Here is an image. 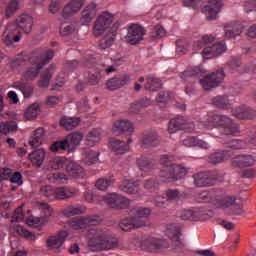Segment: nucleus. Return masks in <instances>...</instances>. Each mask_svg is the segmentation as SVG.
<instances>
[{
	"mask_svg": "<svg viewBox=\"0 0 256 256\" xmlns=\"http://www.w3.org/2000/svg\"><path fill=\"white\" fill-rule=\"evenodd\" d=\"M195 127L198 129H215L217 127L221 135L235 136L241 133V128L233 122V119L227 115L220 114L209 115L206 120L198 122L197 125L188 122L183 116H177L169 121L168 132L194 131Z\"/></svg>",
	"mask_w": 256,
	"mask_h": 256,
	"instance_id": "obj_1",
	"label": "nucleus"
},
{
	"mask_svg": "<svg viewBox=\"0 0 256 256\" xmlns=\"http://www.w3.org/2000/svg\"><path fill=\"white\" fill-rule=\"evenodd\" d=\"M88 247L92 251H113L119 247V238L114 236L107 228L90 230Z\"/></svg>",
	"mask_w": 256,
	"mask_h": 256,
	"instance_id": "obj_2",
	"label": "nucleus"
},
{
	"mask_svg": "<svg viewBox=\"0 0 256 256\" xmlns=\"http://www.w3.org/2000/svg\"><path fill=\"white\" fill-rule=\"evenodd\" d=\"M182 81L186 83H195L199 81L204 91H211V89L217 87L219 83L225 79V72L223 69H219L203 78H201V68H195L192 70H186L180 75Z\"/></svg>",
	"mask_w": 256,
	"mask_h": 256,
	"instance_id": "obj_3",
	"label": "nucleus"
},
{
	"mask_svg": "<svg viewBox=\"0 0 256 256\" xmlns=\"http://www.w3.org/2000/svg\"><path fill=\"white\" fill-rule=\"evenodd\" d=\"M213 41H215V36L213 35L201 36L194 40L192 49L194 51H201V49H203L201 51L203 59H213V57H219L221 53H225L227 46H225L224 41L216 42L215 44H213Z\"/></svg>",
	"mask_w": 256,
	"mask_h": 256,
	"instance_id": "obj_4",
	"label": "nucleus"
},
{
	"mask_svg": "<svg viewBox=\"0 0 256 256\" xmlns=\"http://www.w3.org/2000/svg\"><path fill=\"white\" fill-rule=\"evenodd\" d=\"M83 5H85V0H71L64 6L59 18V21L61 22V35H71L75 31V25L71 23V17H73V15H77V13L81 11V7H83Z\"/></svg>",
	"mask_w": 256,
	"mask_h": 256,
	"instance_id": "obj_5",
	"label": "nucleus"
},
{
	"mask_svg": "<svg viewBox=\"0 0 256 256\" xmlns=\"http://www.w3.org/2000/svg\"><path fill=\"white\" fill-rule=\"evenodd\" d=\"M160 163L163 167L156 169L155 172L163 183H170L171 181H177L185 177V168L171 163V157L169 155H162Z\"/></svg>",
	"mask_w": 256,
	"mask_h": 256,
	"instance_id": "obj_6",
	"label": "nucleus"
},
{
	"mask_svg": "<svg viewBox=\"0 0 256 256\" xmlns=\"http://www.w3.org/2000/svg\"><path fill=\"white\" fill-rule=\"evenodd\" d=\"M130 215L133 217H127L121 220L119 227L122 231H131L133 229H139L145 227L147 219L151 215V208L136 207L130 210Z\"/></svg>",
	"mask_w": 256,
	"mask_h": 256,
	"instance_id": "obj_7",
	"label": "nucleus"
},
{
	"mask_svg": "<svg viewBox=\"0 0 256 256\" xmlns=\"http://www.w3.org/2000/svg\"><path fill=\"white\" fill-rule=\"evenodd\" d=\"M84 67L92 69L88 74V82L90 85H97V83H99V79H101V72L109 74L115 73L116 71L115 66L109 65V60H106V63L97 64V66H95V58L93 57H91V59H86ZM99 70H101V72Z\"/></svg>",
	"mask_w": 256,
	"mask_h": 256,
	"instance_id": "obj_8",
	"label": "nucleus"
},
{
	"mask_svg": "<svg viewBox=\"0 0 256 256\" xmlns=\"http://www.w3.org/2000/svg\"><path fill=\"white\" fill-rule=\"evenodd\" d=\"M55 57V52L53 50H46L43 57L37 58L34 62V67H29L23 72V77L26 81H33L39 75L41 69L44 65H47L51 59Z\"/></svg>",
	"mask_w": 256,
	"mask_h": 256,
	"instance_id": "obj_9",
	"label": "nucleus"
},
{
	"mask_svg": "<svg viewBox=\"0 0 256 256\" xmlns=\"http://www.w3.org/2000/svg\"><path fill=\"white\" fill-rule=\"evenodd\" d=\"M102 222H103V219H101V216L95 214V215L74 217L67 222V225H69L71 229H74L75 231H79V229H88V227L101 225Z\"/></svg>",
	"mask_w": 256,
	"mask_h": 256,
	"instance_id": "obj_10",
	"label": "nucleus"
},
{
	"mask_svg": "<svg viewBox=\"0 0 256 256\" xmlns=\"http://www.w3.org/2000/svg\"><path fill=\"white\" fill-rule=\"evenodd\" d=\"M235 196H219L213 201V205L218 209H230L231 215H241L243 213V206L236 202Z\"/></svg>",
	"mask_w": 256,
	"mask_h": 256,
	"instance_id": "obj_11",
	"label": "nucleus"
},
{
	"mask_svg": "<svg viewBox=\"0 0 256 256\" xmlns=\"http://www.w3.org/2000/svg\"><path fill=\"white\" fill-rule=\"evenodd\" d=\"M194 185L196 187H209L210 185H215L216 181H223V175L219 172H199L194 174Z\"/></svg>",
	"mask_w": 256,
	"mask_h": 256,
	"instance_id": "obj_12",
	"label": "nucleus"
},
{
	"mask_svg": "<svg viewBox=\"0 0 256 256\" xmlns=\"http://www.w3.org/2000/svg\"><path fill=\"white\" fill-rule=\"evenodd\" d=\"M181 226L179 224H170L166 229V235L171 241V247L176 253H181L185 249V244L181 239Z\"/></svg>",
	"mask_w": 256,
	"mask_h": 256,
	"instance_id": "obj_13",
	"label": "nucleus"
},
{
	"mask_svg": "<svg viewBox=\"0 0 256 256\" xmlns=\"http://www.w3.org/2000/svg\"><path fill=\"white\" fill-rule=\"evenodd\" d=\"M140 247L143 251H148V253H159V251L167 249L169 244L165 240L148 236L140 242Z\"/></svg>",
	"mask_w": 256,
	"mask_h": 256,
	"instance_id": "obj_14",
	"label": "nucleus"
},
{
	"mask_svg": "<svg viewBox=\"0 0 256 256\" xmlns=\"http://www.w3.org/2000/svg\"><path fill=\"white\" fill-rule=\"evenodd\" d=\"M21 221H25L29 225V227H41V225L45 223L42 217H37L33 215L26 217L25 214H23L22 206L18 207L15 210L11 218L12 223H19Z\"/></svg>",
	"mask_w": 256,
	"mask_h": 256,
	"instance_id": "obj_15",
	"label": "nucleus"
},
{
	"mask_svg": "<svg viewBox=\"0 0 256 256\" xmlns=\"http://www.w3.org/2000/svg\"><path fill=\"white\" fill-rule=\"evenodd\" d=\"M178 217L182 219V221H207L209 214L205 209L193 208L180 211Z\"/></svg>",
	"mask_w": 256,
	"mask_h": 256,
	"instance_id": "obj_16",
	"label": "nucleus"
},
{
	"mask_svg": "<svg viewBox=\"0 0 256 256\" xmlns=\"http://www.w3.org/2000/svg\"><path fill=\"white\" fill-rule=\"evenodd\" d=\"M99 199L107 205H110L112 209H127L131 201L126 197L120 196L117 193L107 194L106 196H99Z\"/></svg>",
	"mask_w": 256,
	"mask_h": 256,
	"instance_id": "obj_17",
	"label": "nucleus"
},
{
	"mask_svg": "<svg viewBox=\"0 0 256 256\" xmlns=\"http://www.w3.org/2000/svg\"><path fill=\"white\" fill-rule=\"evenodd\" d=\"M113 23V14L109 12L102 13L95 21L93 26V35L99 37L105 33L106 29Z\"/></svg>",
	"mask_w": 256,
	"mask_h": 256,
	"instance_id": "obj_18",
	"label": "nucleus"
},
{
	"mask_svg": "<svg viewBox=\"0 0 256 256\" xmlns=\"http://www.w3.org/2000/svg\"><path fill=\"white\" fill-rule=\"evenodd\" d=\"M144 35H145V28H143V26H140L139 24H132L128 28V33L125 36V41L130 45H137V43H140L141 41H143Z\"/></svg>",
	"mask_w": 256,
	"mask_h": 256,
	"instance_id": "obj_19",
	"label": "nucleus"
},
{
	"mask_svg": "<svg viewBox=\"0 0 256 256\" xmlns=\"http://www.w3.org/2000/svg\"><path fill=\"white\" fill-rule=\"evenodd\" d=\"M222 7L223 2L221 0H209L208 3L202 7V13L206 15L207 21H215Z\"/></svg>",
	"mask_w": 256,
	"mask_h": 256,
	"instance_id": "obj_20",
	"label": "nucleus"
},
{
	"mask_svg": "<svg viewBox=\"0 0 256 256\" xmlns=\"http://www.w3.org/2000/svg\"><path fill=\"white\" fill-rule=\"evenodd\" d=\"M45 55V51L36 50L31 53V55L27 54V52H22L14 57L11 60V66L17 67V65H21V63H25L29 61L31 64L37 63L35 60L43 57Z\"/></svg>",
	"mask_w": 256,
	"mask_h": 256,
	"instance_id": "obj_21",
	"label": "nucleus"
},
{
	"mask_svg": "<svg viewBox=\"0 0 256 256\" xmlns=\"http://www.w3.org/2000/svg\"><path fill=\"white\" fill-rule=\"evenodd\" d=\"M20 33L17 30V26L15 24L9 23L6 27V30L2 34V42L4 45H7V47L13 45V43H19L21 41V36H19Z\"/></svg>",
	"mask_w": 256,
	"mask_h": 256,
	"instance_id": "obj_22",
	"label": "nucleus"
},
{
	"mask_svg": "<svg viewBox=\"0 0 256 256\" xmlns=\"http://www.w3.org/2000/svg\"><path fill=\"white\" fill-rule=\"evenodd\" d=\"M11 25L16 26V30L20 33H31V29H33V17L29 14L20 15L14 23H10Z\"/></svg>",
	"mask_w": 256,
	"mask_h": 256,
	"instance_id": "obj_23",
	"label": "nucleus"
},
{
	"mask_svg": "<svg viewBox=\"0 0 256 256\" xmlns=\"http://www.w3.org/2000/svg\"><path fill=\"white\" fill-rule=\"evenodd\" d=\"M160 141L161 139L159 138V134L154 130H150L142 134L140 138V145L142 149H151L152 147H157Z\"/></svg>",
	"mask_w": 256,
	"mask_h": 256,
	"instance_id": "obj_24",
	"label": "nucleus"
},
{
	"mask_svg": "<svg viewBox=\"0 0 256 256\" xmlns=\"http://www.w3.org/2000/svg\"><path fill=\"white\" fill-rule=\"evenodd\" d=\"M67 237H69V232H67V230H61L58 234L50 236L47 239V246L49 249H61Z\"/></svg>",
	"mask_w": 256,
	"mask_h": 256,
	"instance_id": "obj_25",
	"label": "nucleus"
},
{
	"mask_svg": "<svg viewBox=\"0 0 256 256\" xmlns=\"http://www.w3.org/2000/svg\"><path fill=\"white\" fill-rule=\"evenodd\" d=\"M130 143H133V139L131 138L127 140V143L117 138H111L109 141L110 147L116 155H124V153H127V151H129Z\"/></svg>",
	"mask_w": 256,
	"mask_h": 256,
	"instance_id": "obj_26",
	"label": "nucleus"
},
{
	"mask_svg": "<svg viewBox=\"0 0 256 256\" xmlns=\"http://www.w3.org/2000/svg\"><path fill=\"white\" fill-rule=\"evenodd\" d=\"M129 81H131V78L128 74H120L108 80L106 85L110 91H115L121 87H124V85H127Z\"/></svg>",
	"mask_w": 256,
	"mask_h": 256,
	"instance_id": "obj_27",
	"label": "nucleus"
},
{
	"mask_svg": "<svg viewBox=\"0 0 256 256\" xmlns=\"http://www.w3.org/2000/svg\"><path fill=\"white\" fill-rule=\"evenodd\" d=\"M256 158L251 154H242L232 160L233 167H251L255 165Z\"/></svg>",
	"mask_w": 256,
	"mask_h": 256,
	"instance_id": "obj_28",
	"label": "nucleus"
},
{
	"mask_svg": "<svg viewBox=\"0 0 256 256\" xmlns=\"http://www.w3.org/2000/svg\"><path fill=\"white\" fill-rule=\"evenodd\" d=\"M119 24H114L111 32L107 33L99 42L100 49H109L115 43V37Z\"/></svg>",
	"mask_w": 256,
	"mask_h": 256,
	"instance_id": "obj_29",
	"label": "nucleus"
},
{
	"mask_svg": "<svg viewBox=\"0 0 256 256\" xmlns=\"http://www.w3.org/2000/svg\"><path fill=\"white\" fill-rule=\"evenodd\" d=\"M181 143L184 145V147H199L200 149H209V143L199 139L197 136H187L181 140Z\"/></svg>",
	"mask_w": 256,
	"mask_h": 256,
	"instance_id": "obj_30",
	"label": "nucleus"
},
{
	"mask_svg": "<svg viewBox=\"0 0 256 256\" xmlns=\"http://www.w3.org/2000/svg\"><path fill=\"white\" fill-rule=\"evenodd\" d=\"M76 194L77 191L74 188L58 187L55 188L54 197L58 201H65L67 199H73V197H75Z\"/></svg>",
	"mask_w": 256,
	"mask_h": 256,
	"instance_id": "obj_31",
	"label": "nucleus"
},
{
	"mask_svg": "<svg viewBox=\"0 0 256 256\" xmlns=\"http://www.w3.org/2000/svg\"><path fill=\"white\" fill-rule=\"evenodd\" d=\"M66 171L73 179H81L84 175L83 167L73 160L68 159L66 164Z\"/></svg>",
	"mask_w": 256,
	"mask_h": 256,
	"instance_id": "obj_32",
	"label": "nucleus"
},
{
	"mask_svg": "<svg viewBox=\"0 0 256 256\" xmlns=\"http://www.w3.org/2000/svg\"><path fill=\"white\" fill-rule=\"evenodd\" d=\"M112 131L114 133H133L135 127L129 120H118L114 123Z\"/></svg>",
	"mask_w": 256,
	"mask_h": 256,
	"instance_id": "obj_33",
	"label": "nucleus"
},
{
	"mask_svg": "<svg viewBox=\"0 0 256 256\" xmlns=\"http://www.w3.org/2000/svg\"><path fill=\"white\" fill-rule=\"evenodd\" d=\"M241 33H243V24L241 22L227 24L225 26V37L228 39H236Z\"/></svg>",
	"mask_w": 256,
	"mask_h": 256,
	"instance_id": "obj_34",
	"label": "nucleus"
},
{
	"mask_svg": "<svg viewBox=\"0 0 256 256\" xmlns=\"http://www.w3.org/2000/svg\"><path fill=\"white\" fill-rule=\"evenodd\" d=\"M232 155H233V152L229 150H222V151L212 153L208 157V161L213 165H217L218 163H223V161H227V159H231Z\"/></svg>",
	"mask_w": 256,
	"mask_h": 256,
	"instance_id": "obj_35",
	"label": "nucleus"
},
{
	"mask_svg": "<svg viewBox=\"0 0 256 256\" xmlns=\"http://www.w3.org/2000/svg\"><path fill=\"white\" fill-rule=\"evenodd\" d=\"M232 115L236 119H253L255 117V111L247 106H240L232 109Z\"/></svg>",
	"mask_w": 256,
	"mask_h": 256,
	"instance_id": "obj_36",
	"label": "nucleus"
},
{
	"mask_svg": "<svg viewBox=\"0 0 256 256\" xmlns=\"http://www.w3.org/2000/svg\"><path fill=\"white\" fill-rule=\"evenodd\" d=\"M87 208L81 204L69 205L62 210L64 217H75V215H83Z\"/></svg>",
	"mask_w": 256,
	"mask_h": 256,
	"instance_id": "obj_37",
	"label": "nucleus"
},
{
	"mask_svg": "<svg viewBox=\"0 0 256 256\" xmlns=\"http://www.w3.org/2000/svg\"><path fill=\"white\" fill-rule=\"evenodd\" d=\"M97 15V4L90 3L82 11L81 21L82 23H91L93 18Z\"/></svg>",
	"mask_w": 256,
	"mask_h": 256,
	"instance_id": "obj_38",
	"label": "nucleus"
},
{
	"mask_svg": "<svg viewBox=\"0 0 256 256\" xmlns=\"http://www.w3.org/2000/svg\"><path fill=\"white\" fill-rule=\"evenodd\" d=\"M13 89H17L22 92L24 97H31L33 95V85L27 83L25 80L16 81L12 85Z\"/></svg>",
	"mask_w": 256,
	"mask_h": 256,
	"instance_id": "obj_39",
	"label": "nucleus"
},
{
	"mask_svg": "<svg viewBox=\"0 0 256 256\" xmlns=\"http://www.w3.org/2000/svg\"><path fill=\"white\" fill-rule=\"evenodd\" d=\"M43 139H45V129L37 128L29 139V145L33 148L40 147L43 144Z\"/></svg>",
	"mask_w": 256,
	"mask_h": 256,
	"instance_id": "obj_40",
	"label": "nucleus"
},
{
	"mask_svg": "<svg viewBox=\"0 0 256 256\" xmlns=\"http://www.w3.org/2000/svg\"><path fill=\"white\" fill-rule=\"evenodd\" d=\"M120 189L121 191L127 193L128 195H135V193H139V180H124L120 185Z\"/></svg>",
	"mask_w": 256,
	"mask_h": 256,
	"instance_id": "obj_41",
	"label": "nucleus"
},
{
	"mask_svg": "<svg viewBox=\"0 0 256 256\" xmlns=\"http://www.w3.org/2000/svg\"><path fill=\"white\" fill-rule=\"evenodd\" d=\"M45 149H38L29 154V159L35 167H41L45 161Z\"/></svg>",
	"mask_w": 256,
	"mask_h": 256,
	"instance_id": "obj_42",
	"label": "nucleus"
},
{
	"mask_svg": "<svg viewBox=\"0 0 256 256\" xmlns=\"http://www.w3.org/2000/svg\"><path fill=\"white\" fill-rule=\"evenodd\" d=\"M83 140V134L81 132H74L66 137V143L68 144L69 153L75 151V147Z\"/></svg>",
	"mask_w": 256,
	"mask_h": 256,
	"instance_id": "obj_43",
	"label": "nucleus"
},
{
	"mask_svg": "<svg viewBox=\"0 0 256 256\" xmlns=\"http://www.w3.org/2000/svg\"><path fill=\"white\" fill-rule=\"evenodd\" d=\"M47 180L49 181V183L63 185L64 183H67L69 181V178H67V175H65V173L63 172L54 171L47 174Z\"/></svg>",
	"mask_w": 256,
	"mask_h": 256,
	"instance_id": "obj_44",
	"label": "nucleus"
},
{
	"mask_svg": "<svg viewBox=\"0 0 256 256\" xmlns=\"http://www.w3.org/2000/svg\"><path fill=\"white\" fill-rule=\"evenodd\" d=\"M55 73V65L51 64L40 76L38 87H49L51 77Z\"/></svg>",
	"mask_w": 256,
	"mask_h": 256,
	"instance_id": "obj_45",
	"label": "nucleus"
},
{
	"mask_svg": "<svg viewBox=\"0 0 256 256\" xmlns=\"http://www.w3.org/2000/svg\"><path fill=\"white\" fill-rule=\"evenodd\" d=\"M79 123H81V119L77 117L74 118V117L64 116L60 120V125L64 127V129H66L67 131H73V129H75V127H77Z\"/></svg>",
	"mask_w": 256,
	"mask_h": 256,
	"instance_id": "obj_46",
	"label": "nucleus"
},
{
	"mask_svg": "<svg viewBox=\"0 0 256 256\" xmlns=\"http://www.w3.org/2000/svg\"><path fill=\"white\" fill-rule=\"evenodd\" d=\"M101 141V130L100 129H94L86 135L85 144L89 147H93L97 145Z\"/></svg>",
	"mask_w": 256,
	"mask_h": 256,
	"instance_id": "obj_47",
	"label": "nucleus"
},
{
	"mask_svg": "<svg viewBox=\"0 0 256 256\" xmlns=\"http://www.w3.org/2000/svg\"><path fill=\"white\" fill-rule=\"evenodd\" d=\"M161 85H163V83L159 78L155 76H149L144 87L147 91H157V89H160Z\"/></svg>",
	"mask_w": 256,
	"mask_h": 256,
	"instance_id": "obj_48",
	"label": "nucleus"
},
{
	"mask_svg": "<svg viewBox=\"0 0 256 256\" xmlns=\"http://www.w3.org/2000/svg\"><path fill=\"white\" fill-rule=\"evenodd\" d=\"M85 165H93L99 161V152L93 150H86L82 159Z\"/></svg>",
	"mask_w": 256,
	"mask_h": 256,
	"instance_id": "obj_49",
	"label": "nucleus"
},
{
	"mask_svg": "<svg viewBox=\"0 0 256 256\" xmlns=\"http://www.w3.org/2000/svg\"><path fill=\"white\" fill-rule=\"evenodd\" d=\"M17 131V122L6 121L0 124V133L2 135H9V133H15Z\"/></svg>",
	"mask_w": 256,
	"mask_h": 256,
	"instance_id": "obj_50",
	"label": "nucleus"
},
{
	"mask_svg": "<svg viewBox=\"0 0 256 256\" xmlns=\"http://www.w3.org/2000/svg\"><path fill=\"white\" fill-rule=\"evenodd\" d=\"M212 103L218 109H229L231 107L227 96H216L212 99Z\"/></svg>",
	"mask_w": 256,
	"mask_h": 256,
	"instance_id": "obj_51",
	"label": "nucleus"
},
{
	"mask_svg": "<svg viewBox=\"0 0 256 256\" xmlns=\"http://www.w3.org/2000/svg\"><path fill=\"white\" fill-rule=\"evenodd\" d=\"M137 165L140 171H144V173H147L148 171H151V169H153V163L149 158L145 156H141L137 159Z\"/></svg>",
	"mask_w": 256,
	"mask_h": 256,
	"instance_id": "obj_52",
	"label": "nucleus"
},
{
	"mask_svg": "<svg viewBox=\"0 0 256 256\" xmlns=\"http://www.w3.org/2000/svg\"><path fill=\"white\" fill-rule=\"evenodd\" d=\"M40 195H42V197H46L49 201H55V188L51 185L41 186Z\"/></svg>",
	"mask_w": 256,
	"mask_h": 256,
	"instance_id": "obj_53",
	"label": "nucleus"
},
{
	"mask_svg": "<svg viewBox=\"0 0 256 256\" xmlns=\"http://www.w3.org/2000/svg\"><path fill=\"white\" fill-rule=\"evenodd\" d=\"M171 101V91H161L159 92L156 103L159 105V107L163 108L165 105H167Z\"/></svg>",
	"mask_w": 256,
	"mask_h": 256,
	"instance_id": "obj_54",
	"label": "nucleus"
},
{
	"mask_svg": "<svg viewBox=\"0 0 256 256\" xmlns=\"http://www.w3.org/2000/svg\"><path fill=\"white\" fill-rule=\"evenodd\" d=\"M91 57H93V55L87 54V57L84 58L83 63H79L77 60H69L65 63L64 67L67 69V71H75V69L82 67V65L85 67V61H87V59H91Z\"/></svg>",
	"mask_w": 256,
	"mask_h": 256,
	"instance_id": "obj_55",
	"label": "nucleus"
},
{
	"mask_svg": "<svg viewBox=\"0 0 256 256\" xmlns=\"http://www.w3.org/2000/svg\"><path fill=\"white\" fill-rule=\"evenodd\" d=\"M40 210H41L40 218H42V221L44 223H48L51 215H53V208H51V206H49V204L47 203H42L40 205Z\"/></svg>",
	"mask_w": 256,
	"mask_h": 256,
	"instance_id": "obj_56",
	"label": "nucleus"
},
{
	"mask_svg": "<svg viewBox=\"0 0 256 256\" xmlns=\"http://www.w3.org/2000/svg\"><path fill=\"white\" fill-rule=\"evenodd\" d=\"M69 159L65 157H56L53 160L50 161L49 166L57 171V169H63V167H67Z\"/></svg>",
	"mask_w": 256,
	"mask_h": 256,
	"instance_id": "obj_57",
	"label": "nucleus"
},
{
	"mask_svg": "<svg viewBox=\"0 0 256 256\" xmlns=\"http://www.w3.org/2000/svg\"><path fill=\"white\" fill-rule=\"evenodd\" d=\"M115 183L113 178H99L96 182V188L100 191H107Z\"/></svg>",
	"mask_w": 256,
	"mask_h": 256,
	"instance_id": "obj_58",
	"label": "nucleus"
},
{
	"mask_svg": "<svg viewBox=\"0 0 256 256\" xmlns=\"http://www.w3.org/2000/svg\"><path fill=\"white\" fill-rule=\"evenodd\" d=\"M19 11V0H11L6 7V18L13 17Z\"/></svg>",
	"mask_w": 256,
	"mask_h": 256,
	"instance_id": "obj_59",
	"label": "nucleus"
},
{
	"mask_svg": "<svg viewBox=\"0 0 256 256\" xmlns=\"http://www.w3.org/2000/svg\"><path fill=\"white\" fill-rule=\"evenodd\" d=\"M230 149H247L249 147L248 140L234 139L228 143Z\"/></svg>",
	"mask_w": 256,
	"mask_h": 256,
	"instance_id": "obj_60",
	"label": "nucleus"
},
{
	"mask_svg": "<svg viewBox=\"0 0 256 256\" xmlns=\"http://www.w3.org/2000/svg\"><path fill=\"white\" fill-rule=\"evenodd\" d=\"M150 35L152 39H161L165 37V28L163 26H152L150 27Z\"/></svg>",
	"mask_w": 256,
	"mask_h": 256,
	"instance_id": "obj_61",
	"label": "nucleus"
},
{
	"mask_svg": "<svg viewBox=\"0 0 256 256\" xmlns=\"http://www.w3.org/2000/svg\"><path fill=\"white\" fill-rule=\"evenodd\" d=\"M165 195L167 201H179L183 197V193L177 189H168Z\"/></svg>",
	"mask_w": 256,
	"mask_h": 256,
	"instance_id": "obj_62",
	"label": "nucleus"
},
{
	"mask_svg": "<svg viewBox=\"0 0 256 256\" xmlns=\"http://www.w3.org/2000/svg\"><path fill=\"white\" fill-rule=\"evenodd\" d=\"M37 115H39V105L37 104L30 105L25 112V117L29 121H31V119H36Z\"/></svg>",
	"mask_w": 256,
	"mask_h": 256,
	"instance_id": "obj_63",
	"label": "nucleus"
},
{
	"mask_svg": "<svg viewBox=\"0 0 256 256\" xmlns=\"http://www.w3.org/2000/svg\"><path fill=\"white\" fill-rule=\"evenodd\" d=\"M159 179L157 177H153L150 179H147L144 183V189H147V191H155L159 188Z\"/></svg>",
	"mask_w": 256,
	"mask_h": 256,
	"instance_id": "obj_64",
	"label": "nucleus"
}]
</instances>
